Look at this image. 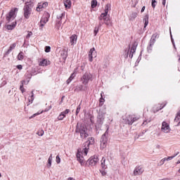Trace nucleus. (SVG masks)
Listing matches in <instances>:
<instances>
[{
    "label": "nucleus",
    "mask_w": 180,
    "mask_h": 180,
    "mask_svg": "<svg viewBox=\"0 0 180 180\" xmlns=\"http://www.w3.org/2000/svg\"><path fill=\"white\" fill-rule=\"evenodd\" d=\"M109 8H110V5L107 4L105 6V12L101 13V16L98 17L99 27H101L103 23H105V25H106L107 26H112V21H110V18L108 17Z\"/></svg>",
    "instance_id": "nucleus-1"
},
{
    "label": "nucleus",
    "mask_w": 180,
    "mask_h": 180,
    "mask_svg": "<svg viewBox=\"0 0 180 180\" xmlns=\"http://www.w3.org/2000/svg\"><path fill=\"white\" fill-rule=\"evenodd\" d=\"M76 133H79L80 134L81 139H86L88 136V129L86 128V126L82 123L77 122L75 129Z\"/></svg>",
    "instance_id": "nucleus-2"
},
{
    "label": "nucleus",
    "mask_w": 180,
    "mask_h": 180,
    "mask_svg": "<svg viewBox=\"0 0 180 180\" xmlns=\"http://www.w3.org/2000/svg\"><path fill=\"white\" fill-rule=\"evenodd\" d=\"M140 119L139 116L136 115H129L125 118H123V123L125 124H129V126H131L134 122H137Z\"/></svg>",
    "instance_id": "nucleus-3"
},
{
    "label": "nucleus",
    "mask_w": 180,
    "mask_h": 180,
    "mask_svg": "<svg viewBox=\"0 0 180 180\" xmlns=\"http://www.w3.org/2000/svg\"><path fill=\"white\" fill-rule=\"evenodd\" d=\"M94 143H95V138L89 137L88 141L84 143V148L82 150V154H84V155H87L88 150H89V145L94 144Z\"/></svg>",
    "instance_id": "nucleus-4"
},
{
    "label": "nucleus",
    "mask_w": 180,
    "mask_h": 180,
    "mask_svg": "<svg viewBox=\"0 0 180 180\" xmlns=\"http://www.w3.org/2000/svg\"><path fill=\"white\" fill-rule=\"evenodd\" d=\"M94 79V76L90 72H85L81 78L82 84L83 85H88L89 81H92Z\"/></svg>",
    "instance_id": "nucleus-5"
},
{
    "label": "nucleus",
    "mask_w": 180,
    "mask_h": 180,
    "mask_svg": "<svg viewBox=\"0 0 180 180\" xmlns=\"http://www.w3.org/2000/svg\"><path fill=\"white\" fill-rule=\"evenodd\" d=\"M109 135V127L107 128L105 132L101 138V148H105L108 144V136Z\"/></svg>",
    "instance_id": "nucleus-6"
},
{
    "label": "nucleus",
    "mask_w": 180,
    "mask_h": 180,
    "mask_svg": "<svg viewBox=\"0 0 180 180\" xmlns=\"http://www.w3.org/2000/svg\"><path fill=\"white\" fill-rule=\"evenodd\" d=\"M105 115H106V112L99 110L97 115L96 124L98 125V127L103 124V122L105 120Z\"/></svg>",
    "instance_id": "nucleus-7"
},
{
    "label": "nucleus",
    "mask_w": 180,
    "mask_h": 180,
    "mask_svg": "<svg viewBox=\"0 0 180 180\" xmlns=\"http://www.w3.org/2000/svg\"><path fill=\"white\" fill-rule=\"evenodd\" d=\"M16 12H18V8H14L11 10L8 14L6 16V20L8 22H11V20H13L16 18Z\"/></svg>",
    "instance_id": "nucleus-8"
},
{
    "label": "nucleus",
    "mask_w": 180,
    "mask_h": 180,
    "mask_svg": "<svg viewBox=\"0 0 180 180\" xmlns=\"http://www.w3.org/2000/svg\"><path fill=\"white\" fill-rule=\"evenodd\" d=\"M49 22V18L47 16H43L39 23V30H43V27L46 25V23Z\"/></svg>",
    "instance_id": "nucleus-9"
},
{
    "label": "nucleus",
    "mask_w": 180,
    "mask_h": 180,
    "mask_svg": "<svg viewBox=\"0 0 180 180\" xmlns=\"http://www.w3.org/2000/svg\"><path fill=\"white\" fill-rule=\"evenodd\" d=\"M161 130L162 131H163V133H169V131H171V128L169 127V124L167 123V122L164 121L162 123Z\"/></svg>",
    "instance_id": "nucleus-10"
},
{
    "label": "nucleus",
    "mask_w": 180,
    "mask_h": 180,
    "mask_svg": "<svg viewBox=\"0 0 180 180\" xmlns=\"http://www.w3.org/2000/svg\"><path fill=\"white\" fill-rule=\"evenodd\" d=\"M30 13H32V8H30V6L25 5L24 6V16L25 19H29Z\"/></svg>",
    "instance_id": "nucleus-11"
},
{
    "label": "nucleus",
    "mask_w": 180,
    "mask_h": 180,
    "mask_svg": "<svg viewBox=\"0 0 180 180\" xmlns=\"http://www.w3.org/2000/svg\"><path fill=\"white\" fill-rule=\"evenodd\" d=\"M96 57V51H95V48H92L90 49L89 52V60L92 63L94 61V58Z\"/></svg>",
    "instance_id": "nucleus-12"
},
{
    "label": "nucleus",
    "mask_w": 180,
    "mask_h": 180,
    "mask_svg": "<svg viewBox=\"0 0 180 180\" xmlns=\"http://www.w3.org/2000/svg\"><path fill=\"white\" fill-rule=\"evenodd\" d=\"M143 172H144V169H143V167L137 166L134 171V175H141Z\"/></svg>",
    "instance_id": "nucleus-13"
},
{
    "label": "nucleus",
    "mask_w": 180,
    "mask_h": 180,
    "mask_svg": "<svg viewBox=\"0 0 180 180\" xmlns=\"http://www.w3.org/2000/svg\"><path fill=\"white\" fill-rule=\"evenodd\" d=\"M98 161H99V159H98V157L94 156V158H91L89 160V164L91 166L94 167V165H96Z\"/></svg>",
    "instance_id": "nucleus-14"
},
{
    "label": "nucleus",
    "mask_w": 180,
    "mask_h": 180,
    "mask_svg": "<svg viewBox=\"0 0 180 180\" xmlns=\"http://www.w3.org/2000/svg\"><path fill=\"white\" fill-rule=\"evenodd\" d=\"M39 65L40 67H46L47 65H50V60H47V59H43L42 60H39Z\"/></svg>",
    "instance_id": "nucleus-15"
},
{
    "label": "nucleus",
    "mask_w": 180,
    "mask_h": 180,
    "mask_svg": "<svg viewBox=\"0 0 180 180\" xmlns=\"http://www.w3.org/2000/svg\"><path fill=\"white\" fill-rule=\"evenodd\" d=\"M60 57H62L63 60L65 61V60L67 59V57H68V51H67V49H63L60 51Z\"/></svg>",
    "instance_id": "nucleus-16"
},
{
    "label": "nucleus",
    "mask_w": 180,
    "mask_h": 180,
    "mask_svg": "<svg viewBox=\"0 0 180 180\" xmlns=\"http://www.w3.org/2000/svg\"><path fill=\"white\" fill-rule=\"evenodd\" d=\"M47 5H49V3L45 2V3H39L38 4V6L37 7V12H40L44 8H46Z\"/></svg>",
    "instance_id": "nucleus-17"
},
{
    "label": "nucleus",
    "mask_w": 180,
    "mask_h": 180,
    "mask_svg": "<svg viewBox=\"0 0 180 180\" xmlns=\"http://www.w3.org/2000/svg\"><path fill=\"white\" fill-rule=\"evenodd\" d=\"M77 160L79 162L81 165H84V156L79 153V150H78V153H77Z\"/></svg>",
    "instance_id": "nucleus-18"
},
{
    "label": "nucleus",
    "mask_w": 180,
    "mask_h": 180,
    "mask_svg": "<svg viewBox=\"0 0 180 180\" xmlns=\"http://www.w3.org/2000/svg\"><path fill=\"white\" fill-rule=\"evenodd\" d=\"M105 94L103 91L101 93V98L99 100V106H103V103L105 102Z\"/></svg>",
    "instance_id": "nucleus-19"
},
{
    "label": "nucleus",
    "mask_w": 180,
    "mask_h": 180,
    "mask_svg": "<svg viewBox=\"0 0 180 180\" xmlns=\"http://www.w3.org/2000/svg\"><path fill=\"white\" fill-rule=\"evenodd\" d=\"M77 35L73 34L70 37V44L72 46L77 43Z\"/></svg>",
    "instance_id": "nucleus-20"
},
{
    "label": "nucleus",
    "mask_w": 180,
    "mask_h": 180,
    "mask_svg": "<svg viewBox=\"0 0 180 180\" xmlns=\"http://www.w3.org/2000/svg\"><path fill=\"white\" fill-rule=\"evenodd\" d=\"M136 49H137L136 45H132L130 50L129 57H133V53H136Z\"/></svg>",
    "instance_id": "nucleus-21"
},
{
    "label": "nucleus",
    "mask_w": 180,
    "mask_h": 180,
    "mask_svg": "<svg viewBox=\"0 0 180 180\" xmlns=\"http://www.w3.org/2000/svg\"><path fill=\"white\" fill-rule=\"evenodd\" d=\"M33 101H34V96L33 94V91H32L31 96L28 97V102H29V103L27 105L29 106V105H30V103H33Z\"/></svg>",
    "instance_id": "nucleus-22"
},
{
    "label": "nucleus",
    "mask_w": 180,
    "mask_h": 180,
    "mask_svg": "<svg viewBox=\"0 0 180 180\" xmlns=\"http://www.w3.org/2000/svg\"><path fill=\"white\" fill-rule=\"evenodd\" d=\"M15 47H16V43L12 44L10 46V48L8 49V50L6 51V54H9V53H11L12 50H15Z\"/></svg>",
    "instance_id": "nucleus-23"
},
{
    "label": "nucleus",
    "mask_w": 180,
    "mask_h": 180,
    "mask_svg": "<svg viewBox=\"0 0 180 180\" xmlns=\"http://www.w3.org/2000/svg\"><path fill=\"white\" fill-rule=\"evenodd\" d=\"M16 26V21L13 22L11 25H7L8 30H13Z\"/></svg>",
    "instance_id": "nucleus-24"
},
{
    "label": "nucleus",
    "mask_w": 180,
    "mask_h": 180,
    "mask_svg": "<svg viewBox=\"0 0 180 180\" xmlns=\"http://www.w3.org/2000/svg\"><path fill=\"white\" fill-rule=\"evenodd\" d=\"M64 5L65 7L68 9H70V8H71V0H66L64 1Z\"/></svg>",
    "instance_id": "nucleus-25"
},
{
    "label": "nucleus",
    "mask_w": 180,
    "mask_h": 180,
    "mask_svg": "<svg viewBox=\"0 0 180 180\" xmlns=\"http://www.w3.org/2000/svg\"><path fill=\"white\" fill-rule=\"evenodd\" d=\"M143 23H144V27H147L148 25V15H146L145 18H143Z\"/></svg>",
    "instance_id": "nucleus-26"
},
{
    "label": "nucleus",
    "mask_w": 180,
    "mask_h": 180,
    "mask_svg": "<svg viewBox=\"0 0 180 180\" xmlns=\"http://www.w3.org/2000/svg\"><path fill=\"white\" fill-rule=\"evenodd\" d=\"M52 161H53V154H51L48 159V165H47L48 168H50V167H51Z\"/></svg>",
    "instance_id": "nucleus-27"
},
{
    "label": "nucleus",
    "mask_w": 180,
    "mask_h": 180,
    "mask_svg": "<svg viewBox=\"0 0 180 180\" xmlns=\"http://www.w3.org/2000/svg\"><path fill=\"white\" fill-rule=\"evenodd\" d=\"M137 13L134 12L129 16V20H134L137 18Z\"/></svg>",
    "instance_id": "nucleus-28"
},
{
    "label": "nucleus",
    "mask_w": 180,
    "mask_h": 180,
    "mask_svg": "<svg viewBox=\"0 0 180 180\" xmlns=\"http://www.w3.org/2000/svg\"><path fill=\"white\" fill-rule=\"evenodd\" d=\"M25 58V53L23 52H20L19 54L18 55V60H22Z\"/></svg>",
    "instance_id": "nucleus-29"
},
{
    "label": "nucleus",
    "mask_w": 180,
    "mask_h": 180,
    "mask_svg": "<svg viewBox=\"0 0 180 180\" xmlns=\"http://www.w3.org/2000/svg\"><path fill=\"white\" fill-rule=\"evenodd\" d=\"M178 154H179V152H177L176 154H174L172 156H169L168 158H166V161H171V160H173V158H175V157H176Z\"/></svg>",
    "instance_id": "nucleus-30"
},
{
    "label": "nucleus",
    "mask_w": 180,
    "mask_h": 180,
    "mask_svg": "<svg viewBox=\"0 0 180 180\" xmlns=\"http://www.w3.org/2000/svg\"><path fill=\"white\" fill-rule=\"evenodd\" d=\"M158 37H160V34L158 33H155L152 35V40L153 41H155L156 39H158Z\"/></svg>",
    "instance_id": "nucleus-31"
},
{
    "label": "nucleus",
    "mask_w": 180,
    "mask_h": 180,
    "mask_svg": "<svg viewBox=\"0 0 180 180\" xmlns=\"http://www.w3.org/2000/svg\"><path fill=\"white\" fill-rule=\"evenodd\" d=\"M165 161H167V158H166L162 159V160L160 161V162L158 164V165L159 167H161V165H164V163L165 162Z\"/></svg>",
    "instance_id": "nucleus-32"
},
{
    "label": "nucleus",
    "mask_w": 180,
    "mask_h": 180,
    "mask_svg": "<svg viewBox=\"0 0 180 180\" xmlns=\"http://www.w3.org/2000/svg\"><path fill=\"white\" fill-rule=\"evenodd\" d=\"M70 109H66L65 111L62 112L60 114L65 117V115H68L70 113Z\"/></svg>",
    "instance_id": "nucleus-33"
},
{
    "label": "nucleus",
    "mask_w": 180,
    "mask_h": 180,
    "mask_svg": "<svg viewBox=\"0 0 180 180\" xmlns=\"http://www.w3.org/2000/svg\"><path fill=\"white\" fill-rule=\"evenodd\" d=\"M96 5H98V1H96V0H93L91 1V8H96Z\"/></svg>",
    "instance_id": "nucleus-34"
},
{
    "label": "nucleus",
    "mask_w": 180,
    "mask_h": 180,
    "mask_svg": "<svg viewBox=\"0 0 180 180\" xmlns=\"http://www.w3.org/2000/svg\"><path fill=\"white\" fill-rule=\"evenodd\" d=\"M99 27H99V24H98V26L94 28V36H96V34H98V32H99Z\"/></svg>",
    "instance_id": "nucleus-35"
},
{
    "label": "nucleus",
    "mask_w": 180,
    "mask_h": 180,
    "mask_svg": "<svg viewBox=\"0 0 180 180\" xmlns=\"http://www.w3.org/2000/svg\"><path fill=\"white\" fill-rule=\"evenodd\" d=\"M105 161H106V159H105V158H103L102 160H101V167H102V168H105Z\"/></svg>",
    "instance_id": "nucleus-36"
},
{
    "label": "nucleus",
    "mask_w": 180,
    "mask_h": 180,
    "mask_svg": "<svg viewBox=\"0 0 180 180\" xmlns=\"http://www.w3.org/2000/svg\"><path fill=\"white\" fill-rule=\"evenodd\" d=\"M37 134L38 136H43L44 134V131H43V129H41V130H39L37 132Z\"/></svg>",
    "instance_id": "nucleus-37"
},
{
    "label": "nucleus",
    "mask_w": 180,
    "mask_h": 180,
    "mask_svg": "<svg viewBox=\"0 0 180 180\" xmlns=\"http://www.w3.org/2000/svg\"><path fill=\"white\" fill-rule=\"evenodd\" d=\"M81 110V104H79L76 110V116H78V113H79V111Z\"/></svg>",
    "instance_id": "nucleus-38"
},
{
    "label": "nucleus",
    "mask_w": 180,
    "mask_h": 180,
    "mask_svg": "<svg viewBox=\"0 0 180 180\" xmlns=\"http://www.w3.org/2000/svg\"><path fill=\"white\" fill-rule=\"evenodd\" d=\"M64 16H65V13H62L61 14H60L59 15H58V19H59L60 20H61V19H63V18H64Z\"/></svg>",
    "instance_id": "nucleus-39"
},
{
    "label": "nucleus",
    "mask_w": 180,
    "mask_h": 180,
    "mask_svg": "<svg viewBox=\"0 0 180 180\" xmlns=\"http://www.w3.org/2000/svg\"><path fill=\"white\" fill-rule=\"evenodd\" d=\"M166 105H167V102L163 103V105L161 104L160 108H158L157 112H158L159 110H161V109H162Z\"/></svg>",
    "instance_id": "nucleus-40"
},
{
    "label": "nucleus",
    "mask_w": 180,
    "mask_h": 180,
    "mask_svg": "<svg viewBox=\"0 0 180 180\" xmlns=\"http://www.w3.org/2000/svg\"><path fill=\"white\" fill-rule=\"evenodd\" d=\"M41 113H43V111L32 115L31 117H30V119H33V117H36V116H38V115H40Z\"/></svg>",
    "instance_id": "nucleus-41"
},
{
    "label": "nucleus",
    "mask_w": 180,
    "mask_h": 180,
    "mask_svg": "<svg viewBox=\"0 0 180 180\" xmlns=\"http://www.w3.org/2000/svg\"><path fill=\"white\" fill-rule=\"evenodd\" d=\"M50 50H51V48L50 46H46L45 47V52L46 53H50Z\"/></svg>",
    "instance_id": "nucleus-42"
},
{
    "label": "nucleus",
    "mask_w": 180,
    "mask_h": 180,
    "mask_svg": "<svg viewBox=\"0 0 180 180\" xmlns=\"http://www.w3.org/2000/svg\"><path fill=\"white\" fill-rule=\"evenodd\" d=\"M56 162L57 164H60V162H61V158H60V156L58 155L56 156Z\"/></svg>",
    "instance_id": "nucleus-43"
},
{
    "label": "nucleus",
    "mask_w": 180,
    "mask_h": 180,
    "mask_svg": "<svg viewBox=\"0 0 180 180\" xmlns=\"http://www.w3.org/2000/svg\"><path fill=\"white\" fill-rule=\"evenodd\" d=\"M64 117H63V115L60 113V114L59 115V116L58 117V119L59 120H63V119H64Z\"/></svg>",
    "instance_id": "nucleus-44"
},
{
    "label": "nucleus",
    "mask_w": 180,
    "mask_h": 180,
    "mask_svg": "<svg viewBox=\"0 0 180 180\" xmlns=\"http://www.w3.org/2000/svg\"><path fill=\"white\" fill-rule=\"evenodd\" d=\"M32 34H33V32H29L27 35V39H29V37H30Z\"/></svg>",
    "instance_id": "nucleus-45"
},
{
    "label": "nucleus",
    "mask_w": 180,
    "mask_h": 180,
    "mask_svg": "<svg viewBox=\"0 0 180 180\" xmlns=\"http://www.w3.org/2000/svg\"><path fill=\"white\" fill-rule=\"evenodd\" d=\"M51 105H49L48 108H45L44 112H49V110H50V109H51Z\"/></svg>",
    "instance_id": "nucleus-46"
},
{
    "label": "nucleus",
    "mask_w": 180,
    "mask_h": 180,
    "mask_svg": "<svg viewBox=\"0 0 180 180\" xmlns=\"http://www.w3.org/2000/svg\"><path fill=\"white\" fill-rule=\"evenodd\" d=\"M75 77V73H72L70 77V78H71L72 79H74Z\"/></svg>",
    "instance_id": "nucleus-47"
},
{
    "label": "nucleus",
    "mask_w": 180,
    "mask_h": 180,
    "mask_svg": "<svg viewBox=\"0 0 180 180\" xmlns=\"http://www.w3.org/2000/svg\"><path fill=\"white\" fill-rule=\"evenodd\" d=\"M17 68L18 70H22V68H23V67L22 66V65H17Z\"/></svg>",
    "instance_id": "nucleus-48"
},
{
    "label": "nucleus",
    "mask_w": 180,
    "mask_h": 180,
    "mask_svg": "<svg viewBox=\"0 0 180 180\" xmlns=\"http://www.w3.org/2000/svg\"><path fill=\"white\" fill-rule=\"evenodd\" d=\"M64 98H65V96H62L61 101H60V105H61V103H63V101H64Z\"/></svg>",
    "instance_id": "nucleus-49"
},
{
    "label": "nucleus",
    "mask_w": 180,
    "mask_h": 180,
    "mask_svg": "<svg viewBox=\"0 0 180 180\" xmlns=\"http://www.w3.org/2000/svg\"><path fill=\"white\" fill-rule=\"evenodd\" d=\"M101 175H103V176H105V175H106V172L105 171H101Z\"/></svg>",
    "instance_id": "nucleus-50"
},
{
    "label": "nucleus",
    "mask_w": 180,
    "mask_h": 180,
    "mask_svg": "<svg viewBox=\"0 0 180 180\" xmlns=\"http://www.w3.org/2000/svg\"><path fill=\"white\" fill-rule=\"evenodd\" d=\"M180 118H179L177 116L174 118V122H179Z\"/></svg>",
    "instance_id": "nucleus-51"
},
{
    "label": "nucleus",
    "mask_w": 180,
    "mask_h": 180,
    "mask_svg": "<svg viewBox=\"0 0 180 180\" xmlns=\"http://www.w3.org/2000/svg\"><path fill=\"white\" fill-rule=\"evenodd\" d=\"M71 81H72V79L69 77V79L67 80V84H70V82H71Z\"/></svg>",
    "instance_id": "nucleus-52"
},
{
    "label": "nucleus",
    "mask_w": 180,
    "mask_h": 180,
    "mask_svg": "<svg viewBox=\"0 0 180 180\" xmlns=\"http://www.w3.org/2000/svg\"><path fill=\"white\" fill-rule=\"evenodd\" d=\"M71 81H72V79L69 77V79L67 80V84H70V82H71Z\"/></svg>",
    "instance_id": "nucleus-53"
},
{
    "label": "nucleus",
    "mask_w": 180,
    "mask_h": 180,
    "mask_svg": "<svg viewBox=\"0 0 180 180\" xmlns=\"http://www.w3.org/2000/svg\"><path fill=\"white\" fill-rule=\"evenodd\" d=\"M144 11H146V6L142 7L141 12L143 13V12H144Z\"/></svg>",
    "instance_id": "nucleus-54"
},
{
    "label": "nucleus",
    "mask_w": 180,
    "mask_h": 180,
    "mask_svg": "<svg viewBox=\"0 0 180 180\" xmlns=\"http://www.w3.org/2000/svg\"><path fill=\"white\" fill-rule=\"evenodd\" d=\"M166 1L167 0H162V4L163 6H165Z\"/></svg>",
    "instance_id": "nucleus-55"
},
{
    "label": "nucleus",
    "mask_w": 180,
    "mask_h": 180,
    "mask_svg": "<svg viewBox=\"0 0 180 180\" xmlns=\"http://www.w3.org/2000/svg\"><path fill=\"white\" fill-rule=\"evenodd\" d=\"M177 117L179 118V119H180V111L177 113Z\"/></svg>",
    "instance_id": "nucleus-56"
},
{
    "label": "nucleus",
    "mask_w": 180,
    "mask_h": 180,
    "mask_svg": "<svg viewBox=\"0 0 180 180\" xmlns=\"http://www.w3.org/2000/svg\"><path fill=\"white\" fill-rule=\"evenodd\" d=\"M153 8H155V3H152Z\"/></svg>",
    "instance_id": "nucleus-57"
},
{
    "label": "nucleus",
    "mask_w": 180,
    "mask_h": 180,
    "mask_svg": "<svg viewBox=\"0 0 180 180\" xmlns=\"http://www.w3.org/2000/svg\"><path fill=\"white\" fill-rule=\"evenodd\" d=\"M20 91H23V86H20Z\"/></svg>",
    "instance_id": "nucleus-58"
},
{
    "label": "nucleus",
    "mask_w": 180,
    "mask_h": 180,
    "mask_svg": "<svg viewBox=\"0 0 180 180\" xmlns=\"http://www.w3.org/2000/svg\"><path fill=\"white\" fill-rule=\"evenodd\" d=\"M155 0H152V4H155Z\"/></svg>",
    "instance_id": "nucleus-59"
},
{
    "label": "nucleus",
    "mask_w": 180,
    "mask_h": 180,
    "mask_svg": "<svg viewBox=\"0 0 180 180\" xmlns=\"http://www.w3.org/2000/svg\"><path fill=\"white\" fill-rule=\"evenodd\" d=\"M143 124H147V121L143 122Z\"/></svg>",
    "instance_id": "nucleus-60"
},
{
    "label": "nucleus",
    "mask_w": 180,
    "mask_h": 180,
    "mask_svg": "<svg viewBox=\"0 0 180 180\" xmlns=\"http://www.w3.org/2000/svg\"><path fill=\"white\" fill-rule=\"evenodd\" d=\"M147 131H143L142 134H144Z\"/></svg>",
    "instance_id": "nucleus-61"
},
{
    "label": "nucleus",
    "mask_w": 180,
    "mask_h": 180,
    "mask_svg": "<svg viewBox=\"0 0 180 180\" xmlns=\"http://www.w3.org/2000/svg\"><path fill=\"white\" fill-rule=\"evenodd\" d=\"M179 63H180V56H179V60H178Z\"/></svg>",
    "instance_id": "nucleus-62"
},
{
    "label": "nucleus",
    "mask_w": 180,
    "mask_h": 180,
    "mask_svg": "<svg viewBox=\"0 0 180 180\" xmlns=\"http://www.w3.org/2000/svg\"><path fill=\"white\" fill-rule=\"evenodd\" d=\"M176 164H180V160H178Z\"/></svg>",
    "instance_id": "nucleus-63"
},
{
    "label": "nucleus",
    "mask_w": 180,
    "mask_h": 180,
    "mask_svg": "<svg viewBox=\"0 0 180 180\" xmlns=\"http://www.w3.org/2000/svg\"><path fill=\"white\" fill-rule=\"evenodd\" d=\"M156 148H160V146L158 145V146H156Z\"/></svg>",
    "instance_id": "nucleus-64"
}]
</instances>
